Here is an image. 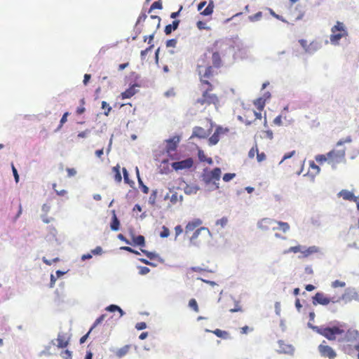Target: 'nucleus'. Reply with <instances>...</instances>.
<instances>
[{"label":"nucleus","mask_w":359,"mask_h":359,"mask_svg":"<svg viewBox=\"0 0 359 359\" xmlns=\"http://www.w3.org/2000/svg\"><path fill=\"white\" fill-rule=\"evenodd\" d=\"M199 88L201 91V96L196 100L195 104L205 107H208L211 104L215 106L219 104V97L216 94L212 93L214 89V86L212 84L208 86L199 85Z\"/></svg>","instance_id":"obj_1"},{"label":"nucleus","mask_w":359,"mask_h":359,"mask_svg":"<svg viewBox=\"0 0 359 359\" xmlns=\"http://www.w3.org/2000/svg\"><path fill=\"white\" fill-rule=\"evenodd\" d=\"M212 237L210 231L205 226H201L193 233L190 242L195 246H199L202 243L209 242Z\"/></svg>","instance_id":"obj_2"},{"label":"nucleus","mask_w":359,"mask_h":359,"mask_svg":"<svg viewBox=\"0 0 359 359\" xmlns=\"http://www.w3.org/2000/svg\"><path fill=\"white\" fill-rule=\"evenodd\" d=\"M332 34L330 35V41L333 44H338L339 41L348 35V32L343 22H337L336 25L332 28Z\"/></svg>","instance_id":"obj_3"},{"label":"nucleus","mask_w":359,"mask_h":359,"mask_svg":"<svg viewBox=\"0 0 359 359\" xmlns=\"http://www.w3.org/2000/svg\"><path fill=\"white\" fill-rule=\"evenodd\" d=\"M220 41H215L212 45V47L208 48L207 51L211 53L212 66L215 68H220L222 66V60L221 54L219 52V48Z\"/></svg>","instance_id":"obj_4"},{"label":"nucleus","mask_w":359,"mask_h":359,"mask_svg":"<svg viewBox=\"0 0 359 359\" xmlns=\"http://www.w3.org/2000/svg\"><path fill=\"white\" fill-rule=\"evenodd\" d=\"M213 68L212 65H208L203 69H197L199 76L201 86H208L212 84L208 80L213 76Z\"/></svg>","instance_id":"obj_5"},{"label":"nucleus","mask_w":359,"mask_h":359,"mask_svg":"<svg viewBox=\"0 0 359 359\" xmlns=\"http://www.w3.org/2000/svg\"><path fill=\"white\" fill-rule=\"evenodd\" d=\"M328 163L332 165L341 162L345 157V151L332 150L327 153Z\"/></svg>","instance_id":"obj_6"},{"label":"nucleus","mask_w":359,"mask_h":359,"mask_svg":"<svg viewBox=\"0 0 359 359\" xmlns=\"http://www.w3.org/2000/svg\"><path fill=\"white\" fill-rule=\"evenodd\" d=\"M318 348L321 356L324 358H328L329 359H334L337 356V353L334 351V350L329 346L321 344L318 346Z\"/></svg>","instance_id":"obj_7"},{"label":"nucleus","mask_w":359,"mask_h":359,"mask_svg":"<svg viewBox=\"0 0 359 359\" xmlns=\"http://www.w3.org/2000/svg\"><path fill=\"white\" fill-rule=\"evenodd\" d=\"M194 161L191 158H188L181 161L174 162L171 164L172 168L175 170L189 169L193 166Z\"/></svg>","instance_id":"obj_8"},{"label":"nucleus","mask_w":359,"mask_h":359,"mask_svg":"<svg viewBox=\"0 0 359 359\" xmlns=\"http://www.w3.org/2000/svg\"><path fill=\"white\" fill-rule=\"evenodd\" d=\"M331 299L325 296L323 292H318L312 297V303L316 306L320 304L323 306L328 305L331 302Z\"/></svg>","instance_id":"obj_9"},{"label":"nucleus","mask_w":359,"mask_h":359,"mask_svg":"<svg viewBox=\"0 0 359 359\" xmlns=\"http://www.w3.org/2000/svg\"><path fill=\"white\" fill-rule=\"evenodd\" d=\"M341 299L345 302V303L350 302L352 300L359 301V296L354 289L348 288L345 290V292L341 297Z\"/></svg>","instance_id":"obj_10"},{"label":"nucleus","mask_w":359,"mask_h":359,"mask_svg":"<svg viewBox=\"0 0 359 359\" xmlns=\"http://www.w3.org/2000/svg\"><path fill=\"white\" fill-rule=\"evenodd\" d=\"M130 235L131 236V241L129 240V244L132 246L137 247H144L145 246V238L143 236L139 235L135 236L132 231H130Z\"/></svg>","instance_id":"obj_11"},{"label":"nucleus","mask_w":359,"mask_h":359,"mask_svg":"<svg viewBox=\"0 0 359 359\" xmlns=\"http://www.w3.org/2000/svg\"><path fill=\"white\" fill-rule=\"evenodd\" d=\"M279 349L278 352L279 353H285L290 355H293L294 353V348L292 345L290 344H285L283 340L278 341Z\"/></svg>","instance_id":"obj_12"},{"label":"nucleus","mask_w":359,"mask_h":359,"mask_svg":"<svg viewBox=\"0 0 359 359\" xmlns=\"http://www.w3.org/2000/svg\"><path fill=\"white\" fill-rule=\"evenodd\" d=\"M221 177V170L219 168H214L212 171L205 175V180L208 182H212L215 183L219 180Z\"/></svg>","instance_id":"obj_13"},{"label":"nucleus","mask_w":359,"mask_h":359,"mask_svg":"<svg viewBox=\"0 0 359 359\" xmlns=\"http://www.w3.org/2000/svg\"><path fill=\"white\" fill-rule=\"evenodd\" d=\"M228 131L227 129H223L222 127H217L215 133L209 137L208 143L210 145H215L219 141V135L224 132Z\"/></svg>","instance_id":"obj_14"},{"label":"nucleus","mask_w":359,"mask_h":359,"mask_svg":"<svg viewBox=\"0 0 359 359\" xmlns=\"http://www.w3.org/2000/svg\"><path fill=\"white\" fill-rule=\"evenodd\" d=\"M180 142V137L175 136L168 140H166L165 151L168 154H170L172 151L176 150L177 144Z\"/></svg>","instance_id":"obj_15"},{"label":"nucleus","mask_w":359,"mask_h":359,"mask_svg":"<svg viewBox=\"0 0 359 359\" xmlns=\"http://www.w3.org/2000/svg\"><path fill=\"white\" fill-rule=\"evenodd\" d=\"M338 196L339 197H341L343 199L349 201H355L356 202L358 200V198L354 196L353 193L346 190L343 189L341 191L339 192Z\"/></svg>","instance_id":"obj_16"},{"label":"nucleus","mask_w":359,"mask_h":359,"mask_svg":"<svg viewBox=\"0 0 359 359\" xmlns=\"http://www.w3.org/2000/svg\"><path fill=\"white\" fill-rule=\"evenodd\" d=\"M142 252L150 260L157 259L160 263H164L165 260L156 252H150L147 250L141 249Z\"/></svg>","instance_id":"obj_17"},{"label":"nucleus","mask_w":359,"mask_h":359,"mask_svg":"<svg viewBox=\"0 0 359 359\" xmlns=\"http://www.w3.org/2000/svg\"><path fill=\"white\" fill-rule=\"evenodd\" d=\"M205 332H212L213 334H215L217 337L222 338L223 339H231V337L230 334L224 330H222L219 329H216L213 331H210L208 329L205 330Z\"/></svg>","instance_id":"obj_18"},{"label":"nucleus","mask_w":359,"mask_h":359,"mask_svg":"<svg viewBox=\"0 0 359 359\" xmlns=\"http://www.w3.org/2000/svg\"><path fill=\"white\" fill-rule=\"evenodd\" d=\"M209 135V133L201 127H195L193 131V136L201 139L206 138Z\"/></svg>","instance_id":"obj_19"},{"label":"nucleus","mask_w":359,"mask_h":359,"mask_svg":"<svg viewBox=\"0 0 359 359\" xmlns=\"http://www.w3.org/2000/svg\"><path fill=\"white\" fill-rule=\"evenodd\" d=\"M209 65L208 64V55L207 53L203 54L198 60V64L196 66V70L203 69L205 67Z\"/></svg>","instance_id":"obj_20"},{"label":"nucleus","mask_w":359,"mask_h":359,"mask_svg":"<svg viewBox=\"0 0 359 359\" xmlns=\"http://www.w3.org/2000/svg\"><path fill=\"white\" fill-rule=\"evenodd\" d=\"M180 20H175L172 22V24L168 25L165 26L164 32L166 35L170 34L172 31L177 29L179 25H180Z\"/></svg>","instance_id":"obj_21"},{"label":"nucleus","mask_w":359,"mask_h":359,"mask_svg":"<svg viewBox=\"0 0 359 359\" xmlns=\"http://www.w3.org/2000/svg\"><path fill=\"white\" fill-rule=\"evenodd\" d=\"M136 93L135 86H130L123 92L121 95L122 99H128L133 97Z\"/></svg>","instance_id":"obj_22"},{"label":"nucleus","mask_w":359,"mask_h":359,"mask_svg":"<svg viewBox=\"0 0 359 359\" xmlns=\"http://www.w3.org/2000/svg\"><path fill=\"white\" fill-rule=\"evenodd\" d=\"M55 341H57V346L60 348H66L69 344V341L65 340L64 336L61 333L58 334L57 338L55 339Z\"/></svg>","instance_id":"obj_23"},{"label":"nucleus","mask_w":359,"mask_h":359,"mask_svg":"<svg viewBox=\"0 0 359 359\" xmlns=\"http://www.w3.org/2000/svg\"><path fill=\"white\" fill-rule=\"evenodd\" d=\"M320 248L316 245L310 246L308 248H304L302 253L304 254V257H307L311 254L318 252Z\"/></svg>","instance_id":"obj_24"},{"label":"nucleus","mask_w":359,"mask_h":359,"mask_svg":"<svg viewBox=\"0 0 359 359\" xmlns=\"http://www.w3.org/2000/svg\"><path fill=\"white\" fill-rule=\"evenodd\" d=\"M120 168H120L119 165H116V166H114L112 168V172L114 174V180L116 182H121V180H122V177H121V175Z\"/></svg>","instance_id":"obj_25"},{"label":"nucleus","mask_w":359,"mask_h":359,"mask_svg":"<svg viewBox=\"0 0 359 359\" xmlns=\"http://www.w3.org/2000/svg\"><path fill=\"white\" fill-rule=\"evenodd\" d=\"M323 336H324L328 340H334L336 339V337L332 331L330 327H326L323 328Z\"/></svg>","instance_id":"obj_26"},{"label":"nucleus","mask_w":359,"mask_h":359,"mask_svg":"<svg viewBox=\"0 0 359 359\" xmlns=\"http://www.w3.org/2000/svg\"><path fill=\"white\" fill-rule=\"evenodd\" d=\"M198 156L199 160L201 162H207L210 165L212 164V163H213L212 159L211 158L207 157L206 155L205 154L204 151L201 149H198Z\"/></svg>","instance_id":"obj_27"},{"label":"nucleus","mask_w":359,"mask_h":359,"mask_svg":"<svg viewBox=\"0 0 359 359\" xmlns=\"http://www.w3.org/2000/svg\"><path fill=\"white\" fill-rule=\"evenodd\" d=\"M214 10V4L213 1L211 0L210 1L207 7L201 12V14L205 16L210 15L213 13Z\"/></svg>","instance_id":"obj_28"},{"label":"nucleus","mask_w":359,"mask_h":359,"mask_svg":"<svg viewBox=\"0 0 359 359\" xmlns=\"http://www.w3.org/2000/svg\"><path fill=\"white\" fill-rule=\"evenodd\" d=\"M165 198H169L168 196H166ZM182 196L178 195L177 192H173L170 197V201L172 204H176L177 202H182Z\"/></svg>","instance_id":"obj_29"},{"label":"nucleus","mask_w":359,"mask_h":359,"mask_svg":"<svg viewBox=\"0 0 359 359\" xmlns=\"http://www.w3.org/2000/svg\"><path fill=\"white\" fill-rule=\"evenodd\" d=\"M56 234H57V230L55 229V228L52 227V228H50V232H49V233L47 235L46 238H47V239H48L49 241H55L56 242H57V241H58V239H57V238L56 237Z\"/></svg>","instance_id":"obj_30"},{"label":"nucleus","mask_w":359,"mask_h":359,"mask_svg":"<svg viewBox=\"0 0 359 359\" xmlns=\"http://www.w3.org/2000/svg\"><path fill=\"white\" fill-rule=\"evenodd\" d=\"M106 316H107L106 314H102L100 317H98L95 320V322L92 325L91 327L90 328V332H92L93 330L95 329L98 325L101 324L102 323V321L104 320V318H106Z\"/></svg>","instance_id":"obj_31"},{"label":"nucleus","mask_w":359,"mask_h":359,"mask_svg":"<svg viewBox=\"0 0 359 359\" xmlns=\"http://www.w3.org/2000/svg\"><path fill=\"white\" fill-rule=\"evenodd\" d=\"M254 104L258 110L262 111L265 106V100L263 98L260 97L256 100Z\"/></svg>","instance_id":"obj_32"},{"label":"nucleus","mask_w":359,"mask_h":359,"mask_svg":"<svg viewBox=\"0 0 359 359\" xmlns=\"http://www.w3.org/2000/svg\"><path fill=\"white\" fill-rule=\"evenodd\" d=\"M304 248H305V246H302V245L293 246V247H290L287 251L285 252V253H288V252L297 253L299 252H302V251H303V250Z\"/></svg>","instance_id":"obj_33"},{"label":"nucleus","mask_w":359,"mask_h":359,"mask_svg":"<svg viewBox=\"0 0 359 359\" xmlns=\"http://www.w3.org/2000/svg\"><path fill=\"white\" fill-rule=\"evenodd\" d=\"M151 19L153 21L154 29H157L160 26L161 18L157 15H151Z\"/></svg>","instance_id":"obj_34"},{"label":"nucleus","mask_w":359,"mask_h":359,"mask_svg":"<svg viewBox=\"0 0 359 359\" xmlns=\"http://www.w3.org/2000/svg\"><path fill=\"white\" fill-rule=\"evenodd\" d=\"M189 306L194 311L198 312V306L195 299H191L189 302Z\"/></svg>","instance_id":"obj_35"},{"label":"nucleus","mask_w":359,"mask_h":359,"mask_svg":"<svg viewBox=\"0 0 359 359\" xmlns=\"http://www.w3.org/2000/svg\"><path fill=\"white\" fill-rule=\"evenodd\" d=\"M102 108L105 110L104 112V114L105 116H108L111 110V107L105 101H102Z\"/></svg>","instance_id":"obj_36"},{"label":"nucleus","mask_w":359,"mask_h":359,"mask_svg":"<svg viewBox=\"0 0 359 359\" xmlns=\"http://www.w3.org/2000/svg\"><path fill=\"white\" fill-rule=\"evenodd\" d=\"M128 349H129L128 346H125L121 348L120 349L118 350V351L116 353L117 356H118L120 358L124 356L128 353Z\"/></svg>","instance_id":"obj_37"},{"label":"nucleus","mask_w":359,"mask_h":359,"mask_svg":"<svg viewBox=\"0 0 359 359\" xmlns=\"http://www.w3.org/2000/svg\"><path fill=\"white\" fill-rule=\"evenodd\" d=\"M262 17V13L261 11L256 13L255 14L250 15L249 19L251 22L258 21Z\"/></svg>","instance_id":"obj_38"},{"label":"nucleus","mask_w":359,"mask_h":359,"mask_svg":"<svg viewBox=\"0 0 359 359\" xmlns=\"http://www.w3.org/2000/svg\"><path fill=\"white\" fill-rule=\"evenodd\" d=\"M105 309L108 312L114 313L119 311L118 309H120V306L116 304H110L107 306Z\"/></svg>","instance_id":"obj_39"},{"label":"nucleus","mask_w":359,"mask_h":359,"mask_svg":"<svg viewBox=\"0 0 359 359\" xmlns=\"http://www.w3.org/2000/svg\"><path fill=\"white\" fill-rule=\"evenodd\" d=\"M162 8H163L162 3L160 1H155L151 4V6L149 8V13H150L152 10L162 9Z\"/></svg>","instance_id":"obj_40"},{"label":"nucleus","mask_w":359,"mask_h":359,"mask_svg":"<svg viewBox=\"0 0 359 359\" xmlns=\"http://www.w3.org/2000/svg\"><path fill=\"white\" fill-rule=\"evenodd\" d=\"M141 211H142V208L139 205H135V207L133 208V212L137 217H140L142 218L143 217H145V213H142V215H138V213L141 212Z\"/></svg>","instance_id":"obj_41"},{"label":"nucleus","mask_w":359,"mask_h":359,"mask_svg":"<svg viewBox=\"0 0 359 359\" xmlns=\"http://www.w3.org/2000/svg\"><path fill=\"white\" fill-rule=\"evenodd\" d=\"M120 250L127 251V252H129L135 254V255H140V253L137 250H134L133 248H132L131 247H129V246L121 247Z\"/></svg>","instance_id":"obj_42"},{"label":"nucleus","mask_w":359,"mask_h":359,"mask_svg":"<svg viewBox=\"0 0 359 359\" xmlns=\"http://www.w3.org/2000/svg\"><path fill=\"white\" fill-rule=\"evenodd\" d=\"M56 184L54 183L53 184V189H54V191H55L56 194L59 196H64L67 194V191L65 190V189H61V190H57L56 189Z\"/></svg>","instance_id":"obj_43"},{"label":"nucleus","mask_w":359,"mask_h":359,"mask_svg":"<svg viewBox=\"0 0 359 359\" xmlns=\"http://www.w3.org/2000/svg\"><path fill=\"white\" fill-rule=\"evenodd\" d=\"M137 268L140 270L139 273L142 276L147 275L150 272V269L147 266H139Z\"/></svg>","instance_id":"obj_44"},{"label":"nucleus","mask_w":359,"mask_h":359,"mask_svg":"<svg viewBox=\"0 0 359 359\" xmlns=\"http://www.w3.org/2000/svg\"><path fill=\"white\" fill-rule=\"evenodd\" d=\"M316 160L317 162L320 163H323L325 161H328V156H327V155H318L316 157Z\"/></svg>","instance_id":"obj_45"},{"label":"nucleus","mask_w":359,"mask_h":359,"mask_svg":"<svg viewBox=\"0 0 359 359\" xmlns=\"http://www.w3.org/2000/svg\"><path fill=\"white\" fill-rule=\"evenodd\" d=\"M345 285H346L345 282H342L339 280H336L332 283V287L334 288H336L338 287H345Z\"/></svg>","instance_id":"obj_46"},{"label":"nucleus","mask_w":359,"mask_h":359,"mask_svg":"<svg viewBox=\"0 0 359 359\" xmlns=\"http://www.w3.org/2000/svg\"><path fill=\"white\" fill-rule=\"evenodd\" d=\"M196 27L200 30L210 29V27L206 26V23L201 20L196 22Z\"/></svg>","instance_id":"obj_47"},{"label":"nucleus","mask_w":359,"mask_h":359,"mask_svg":"<svg viewBox=\"0 0 359 359\" xmlns=\"http://www.w3.org/2000/svg\"><path fill=\"white\" fill-rule=\"evenodd\" d=\"M330 327L335 336L342 334L344 333V330L342 329L339 328V327L334 326V327Z\"/></svg>","instance_id":"obj_48"},{"label":"nucleus","mask_w":359,"mask_h":359,"mask_svg":"<svg viewBox=\"0 0 359 359\" xmlns=\"http://www.w3.org/2000/svg\"><path fill=\"white\" fill-rule=\"evenodd\" d=\"M258 151H258V149H257V146L252 147L250 149V150L249 151V153H248L249 158H254L255 154H257Z\"/></svg>","instance_id":"obj_49"},{"label":"nucleus","mask_w":359,"mask_h":359,"mask_svg":"<svg viewBox=\"0 0 359 359\" xmlns=\"http://www.w3.org/2000/svg\"><path fill=\"white\" fill-rule=\"evenodd\" d=\"M170 235L169 229L165 226H163V231L160 233L161 238H167Z\"/></svg>","instance_id":"obj_50"},{"label":"nucleus","mask_w":359,"mask_h":359,"mask_svg":"<svg viewBox=\"0 0 359 359\" xmlns=\"http://www.w3.org/2000/svg\"><path fill=\"white\" fill-rule=\"evenodd\" d=\"M263 137L267 138L269 140H272L273 137V132L270 130L264 131L263 132Z\"/></svg>","instance_id":"obj_51"},{"label":"nucleus","mask_w":359,"mask_h":359,"mask_svg":"<svg viewBox=\"0 0 359 359\" xmlns=\"http://www.w3.org/2000/svg\"><path fill=\"white\" fill-rule=\"evenodd\" d=\"M236 176L235 173H226L223 176V180L224 182H229Z\"/></svg>","instance_id":"obj_52"},{"label":"nucleus","mask_w":359,"mask_h":359,"mask_svg":"<svg viewBox=\"0 0 359 359\" xmlns=\"http://www.w3.org/2000/svg\"><path fill=\"white\" fill-rule=\"evenodd\" d=\"M154 47V44H151L148 48H147L144 50H142L140 53L141 57L142 59H144L149 51H150Z\"/></svg>","instance_id":"obj_53"},{"label":"nucleus","mask_w":359,"mask_h":359,"mask_svg":"<svg viewBox=\"0 0 359 359\" xmlns=\"http://www.w3.org/2000/svg\"><path fill=\"white\" fill-rule=\"evenodd\" d=\"M61 356L64 359H72V352L69 350H65L61 353Z\"/></svg>","instance_id":"obj_54"},{"label":"nucleus","mask_w":359,"mask_h":359,"mask_svg":"<svg viewBox=\"0 0 359 359\" xmlns=\"http://www.w3.org/2000/svg\"><path fill=\"white\" fill-rule=\"evenodd\" d=\"M102 252L103 250L100 246H97L95 249L91 250V253L94 255H100Z\"/></svg>","instance_id":"obj_55"},{"label":"nucleus","mask_w":359,"mask_h":359,"mask_svg":"<svg viewBox=\"0 0 359 359\" xmlns=\"http://www.w3.org/2000/svg\"><path fill=\"white\" fill-rule=\"evenodd\" d=\"M135 328L137 330H143L144 329L147 328V323H144V322H140V323H137L136 325H135Z\"/></svg>","instance_id":"obj_56"},{"label":"nucleus","mask_w":359,"mask_h":359,"mask_svg":"<svg viewBox=\"0 0 359 359\" xmlns=\"http://www.w3.org/2000/svg\"><path fill=\"white\" fill-rule=\"evenodd\" d=\"M177 40L175 39H169L166 41L167 47H175L177 45Z\"/></svg>","instance_id":"obj_57"},{"label":"nucleus","mask_w":359,"mask_h":359,"mask_svg":"<svg viewBox=\"0 0 359 359\" xmlns=\"http://www.w3.org/2000/svg\"><path fill=\"white\" fill-rule=\"evenodd\" d=\"M295 153H296V151H295L294 150V151H290V152L286 153V154L283 156V158H282V160H281L280 163L283 162L285 160H286V159H287V158H291L292 156H294V155L295 154Z\"/></svg>","instance_id":"obj_58"},{"label":"nucleus","mask_w":359,"mask_h":359,"mask_svg":"<svg viewBox=\"0 0 359 359\" xmlns=\"http://www.w3.org/2000/svg\"><path fill=\"white\" fill-rule=\"evenodd\" d=\"M68 115H69V113H68V112H65V113L63 114L62 117V118H61V119H60V126H59V127H58V129H60V128L62 126V125H63L65 123H66V122H67V118Z\"/></svg>","instance_id":"obj_59"},{"label":"nucleus","mask_w":359,"mask_h":359,"mask_svg":"<svg viewBox=\"0 0 359 359\" xmlns=\"http://www.w3.org/2000/svg\"><path fill=\"white\" fill-rule=\"evenodd\" d=\"M235 308L233 309H231L229 310V311L231 313H235V312H238V311H242V309L241 307L238 305V302L237 301H235Z\"/></svg>","instance_id":"obj_60"},{"label":"nucleus","mask_w":359,"mask_h":359,"mask_svg":"<svg viewBox=\"0 0 359 359\" xmlns=\"http://www.w3.org/2000/svg\"><path fill=\"white\" fill-rule=\"evenodd\" d=\"M66 171L67 172L68 177H73L76 174V170L74 168H67Z\"/></svg>","instance_id":"obj_61"},{"label":"nucleus","mask_w":359,"mask_h":359,"mask_svg":"<svg viewBox=\"0 0 359 359\" xmlns=\"http://www.w3.org/2000/svg\"><path fill=\"white\" fill-rule=\"evenodd\" d=\"M257 161L259 162H262L263 161H264L266 159V155L264 152H262V153H257Z\"/></svg>","instance_id":"obj_62"},{"label":"nucleus","mask_w":359,"mask_h":359,"mask_svg":"<svg viewBox=\"0 0 359 359\" xmlns=\"http://www.w3.org/2000/svg\"><path fill=\"white\" fill-rule=\"evenodd\" d=\"M276 314L278 316L280 315V303L276 302L274 305Z\"/></svg>","instance_id":"obj_63"},{"label":"nucleus","mask_w":359,"mask_h":359,"mask_svg":"<svg viewBox=\"0 0 359 359\" xmlns=\"http://www.w3.org/2000/svg\"><path fill=\"white\" fill-rule=\"evenodd\" d=\"M147 15L144 13H142L140 15V16L137 18V24H140L142 22H144L145 19L147 18Z\"/></svg>","instance_id":"obj_64"}]
</instances>
